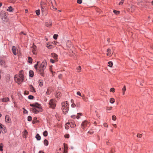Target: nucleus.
Masks as SVG:
<instances>
[{"label":"nucleus","mask_w":153,"mask_h":153,"mask_svg":"<svg viewBox=\"0 0 153 153\" xmlns=\"http://www.w3.org/2000/svg\"><path fill=\"white\" fill-rule=\"evenodd\" d=\"M51 3L52 4V8H53V9L56 10V8H55V7H54L53 6L52 2H51Z\"/></svg>","instance_id":"52"},{"label":"nucleus","mask_w":153,"mask_h":153,"mask_svg":"<svg viewBox=\"0 0 153 153\" xmlns=\"http://www.w3.org/2000/svg\"><path fill=\"white\" fill-rule=\"evenodd\" d=\"M65 137L66 138H69V135L68 134L65 135Z\"/></svg>","instance_id":"51"},{"label":"nucleus","mask_w":153,"mask_h":153,"mask_svg":"<svg viewBox=\"0 0 153 153\" xmlns=\"http://www.w3.org/2000/svg\"><path fill=\"white\" fill-rule=\"evenodd\" d=\"M56 101L54 99H51L49 102V104L50 107L54 109L56 106Z\"/></svg>","instance_id":"5"},{"label":"nucleus","mask_w":153,"mask_h":153,"mask_svg":"<svg viewBox=\"0 0 153 153\" xmlns=\"http://www.w3.org/2000/svg\"><path fill=\"white\" fill-rule=\"evenodd\" d=\"M80 103L79 102H78L76 103V105L77 107H79L80 106Z\"/></svg>","instance_id":"41"},{"label":"nucleus","mask_w":153,"mask_h":153,"mask_svg":"<svg viewBox=\"0 0 153 153\" xmlns=\"http://www.w3.org/2000/svg\"><path fill=\"white\" fill-rule=\"evenodd\" d=\"M44 144L46 146L48 145V141L47 140L45 139L44 141Z\"/></svg>","instance_id":"22"},{"label":"nucleus","mask_w":153,"mask_h":153,"mask_svg":"<svg viewBox=\"0 0 153 153\" xmlns=\"http://www.w3.org/2000/svg\"><path fill=\"white\" fill-rule=\"evenodd\" d=\"M29 76L31 77H32L34 75V72L32 71H29Z\"/></svg>","instance_id":"15"},{"label":"nucleus","mask_w":153,"mask_h":153,"mask_svg":"<svg viewBox=\"0 0 153 153\" xmlns=\"http://www.w3.org/2000/svg\"><path fill=\"white\" fill-rule=\"evenodd\" d=\"M30 106L33 107L32 110L34 113H38L39 112L38 109H39L41 108V106L38 103H35L34 104H30Z\"/></svg>","instance_id":"2"},{"label":"nucleus","mask_w":153,"mask_h":153,"mask_svg":"<svg viewBox=\"0 0 153 153\" xmlns=\"http://www.w3.org/2000/svg\"><path fill=\"white\" fill-rule=\"evenodd\" d=\"M62 109L64 114H65L68 111L69 109V105L67 101L62 102L61 103Z\"/></svg>","instance_id":"1"},{"label":"nucleus","mask_w":153,"mask_h":153,"mask_svg":"<svg viewBox=\"0 0 153 153\" xmlns=\"http://www.w3.org/2000/svg\"><path fill=\"white\" fill-rule=\"evenodd\" d=\"M55 60H54L53 59H50V62L52 63H54L55 62Z\"/></svg>","instance_id":"49"},{"label":"nucleus","mask_w":153,"mask_h":153,"mask_svg":"<svg viewBox=\"0 0 153 153\" xmlns=\"http://www.w3.org/2000/svg\"><path fill=\"white\" fill-rule=\"evenodd\" d=\"M41 10L42 11H44V8L43 7H41Z\"/></svg>","instance_id":"61"},{"label":"nucleus","mask_w":153,"mask_h":153,"mask_svg":"<svg viewBox=\"0 0 153 153\" xmlns=\"http://www.w3.org/2000/svg\"><path fill=\"white\" fill-rule=\"evenodd\" d=\"M32 118L30 116H28L27 117V120L28 121H31L32 120Z\"/></svg>","instance_id":"35"},{"label":"nucleus","mask_w":153,"mask_h":153,"mask_svg":"<svg viewBox=\"0 0 153 153\" xmlns=\"http://www.w3.org/2000/svg\"><path fill=\"white\" fill-rule=\"evenodd\" d=\"M30 90L32 92H35L34 87L31 85L30 86Z\"/></svg>","instance_id":"19"},{"label":"nucleus","mask_w":153,"mask_h":153,"mask_svg":"<svg viewBox=\"0 0 153 153\" xmlns=\"http://www.w3.org/2000/svg\"><path fill=\"white\" fill-rule=\"evenodd\" d=\"M137 136L138 137L141 138L142 136V134H137Z\"/></svg>","instance_id":"42"},{"label":"nucleus","mask_w":153,"mask_h":153,"mask_svg":"<svg viewBox=\"0 0 153 153\" xmlns=\"http://www.w3.org/2000/svg\"><path fill=\"white\" fill-rule=\"evenodd\" d=\"M108 66L110 67H111L113 65V63L112 62H108Z\"/></svg>","instance_id":"27"},{"label":"nucleus","mask_w":153,"mask_h":153,"mask_svg":"<svg viewBox=\"0 0 153 153\" xmlns=\"http://www.w3.org/2000/svg\"><path fill=\"white\" fill-rule=\"evenodd\" d=\"M13 8L11 6L9 7H8V8L7 9V11H9L10 12L13 11Z\"/></svg>","instance_id":"17"},{"label":"nucleus","mask_w":153,"mask_h":153,"mask_svg":"<svg viewBox=\"0 0 153 153\" xmlns=\"http://www.w3.org/2000/svg\"><path fill=\"white\" fill-rule=\"evenodd\" d=\"M81 115H82V113H78L77 114V116L76 117V118H77V119H78L80 117V116H81Z\"/></svg>","instance_id":"29"},{"label":"nucleus","mask_w":153,"mask_h":153,"mask_svg":"<svg viewBox=\"0 0 153 153\" xmlns=\"http://www.w3.org/2000/svg\"><path fill=\"white\" fill-rule=\"evenodd\" d=\"M76 94L78 95H79V96H82V95L81 94V93L79 91L77 92V93H76Z\"/></svg>","instance_id":"46"},{"label":"nucleus","mask_w":153,"mask_h":153,"mask_svg":"<svg viewBox=\"0 0 153 153\" xmlns=\"http://www.w3.org/2000/svg\"><path fill=\"white\" fill-rule=\"evenodd\" d=\"M36 12L37 15H39L40 14V10H36Z\"/></svg>","instance_id":"33"},{"label":"nucleus","mask_w":153,"mask_h":153,"mask_svg":"<svg viewBox=\"0 0 153 153\" xmlns=\"http://www.w3.org/2000/svg\"><path fill=\"white\" fill-rule=\"evenodd\" d=\"M115 89L114 88H112L110 89V91L111 92H114Z\"/></svg>","instance_id":"39"},{"label":"nucleus","mask_w":153,"mask_h":153,"mask_svg":"<svg viewBox=\"0 0 153 153\" xmlns=\"http://www.w3.org/2000/svg\"><path fill=\"white\" fill-rule=\"evenodd\" d=\"M31 49L33 53L34 54H36L37 53L36 51V47L34 45V44H33V46L31 48Z\"/></svg>","instance_id":"7"},{"label":"nucleus","mask_w":153,"mask_h":153,"mask_svg":"<svg viewBox=\"0 0 153 153\" xmlns=\"http://www.w3.org/2000/svg\"><path fill=\"white\" fill-rule=\"evenodd\" d=\"M58 35L57 34H54L53 36V38L55 39H57V37L58 36Z\"/></svg>","instance_id":"34"},{"label":"nucleus","mask_w":153,"mask_h":153,"mask_svg":"<svg viewBox=\"0 0 153 153\" xmlns=\"http://www.w3.org/2000/svg\"><path fill=\"white\" fill-rule=\"evenodd\" d=\"M115 100L114 98H111L110 99V102L111 103L113 104L114 103Z\"/></svg>","instance_id":"23"},{"label":"nucleus","mask_w":153,"mask_h":153,"mask_svg":"<svg viewBox=\"0 0 153 153\" xmlns=\"http://www.w3.org/2000/svg\"><path fill=\"white\" fill-rule=\"evenodd\" d=\"M5 121L7 123H11V120L9 117L8 115L5 116Z\"/></svg>","instance_id":"8"},{"label":"nucleus","mask_w":153,"mask_h":153,"mask_svg":"<svg viewBox=\"0 0 153 153\" xmlns=\"http://www.w3.org/2000/svg\"><path fill=\"white\" fill-rule=\"evenodd\" d=\"M0 128L3 130H1L2 133H4L6 132V130L5 129L4 126L1 123H0Z\"/></svg>","instance_id":"10"},{"label":"nucleus","mask_w":153,"mask_h":153,"mask_svg":"<svg viewBox=\"0 0 153 153\" xmlns=\"http://www.w3.org/2000/svg\"><path fill=\"white\" fill-rule=\"evenodd\" d=\"M123 3V2L122 1H121V2H120L119 3V5H121Z\"/></svg>","instance_id":"59"},{"label":"nucleus","mask_w":153,"mask_h":153,"mask_svg":"<svg viewBox=\"0 0 153 153\" xmlns=\"http://www.w3.org/2000/svg\"><path fill=\"white\" fill-rule=\"evenodd\" d=\"M36 139L37 140H40L41 138V137L38 134H37L36 135Z\"/></svg>","instance_id":"20"},{"label":"nucleus","mask_w":153,"mask_h":153,"mask_svg":"<svg viewBox=\"0 0 153 153\" xmlns=\"http://www.w3.org/2000/svg\"><path fill=\"white\" fill-rule=\"evenodd\" d=\"M25 94H29V92L28 91H25Z\"/></svg>","instance_id":"57"},{"label":"nucleus","mask_w":153,"mask_h":153,"mask_svg":"<svg viewBox=\"0 0 153 153\" xmlns=\"http://www.w3.org/2000/svg\"><path fill=\"white\" fill-rule=\"evenodd\" d=\"M112 107H106V109L108 110H111L112 109Z\"/></svg>","instance_id":"40"},{"label":"nucleus","mask_w":153,"mask_h":153,"mask_svg":"<svg viewBox=\"0 0 153 153\" xmlns=\"http://www.w3.org/2000/svg\"><path fill=\"white\" fill-rule=\"evenodd\" d=\"M88 133L90 134H93L94 133V131L93 130H91L88 132Z\"/></svg>","instance_id":"36"},{"label":"nucleus","mask_w":153,"mask_h":153,"mask_svg":"<svg viewBox=\"0 0 153 153\" xmlns=\"http://www.w3.org/2000/svg\"><path fill=\"white\" fill-rule=\"evenodd\" d=\"M4 62L2 61H1L0 62V64H1V65H4Z\"/></svg>","instance_id":"45"},{"label":"nucleus","mask_w":153,"mask_h":153,"mask_svg":"<svg viewBox=\"0 0 153 153\" xmlns=\"http://www.w3.org/2000/svg\"><path fill=\"white\" fill-rule=\"evenodd\" d=\"M113 126H114V127L116 128L117 127V125L115 124H113Z\"/></svg>","instance_id":"60"},{"label":"nucleus","mask_w":153,"mask_h":153,"mask_svg":"<svg viewBox=\"0 0 153 153\" xmlns=\"http://www.w3.org/2000/svg\"><path fill=\"white\" fill-rule=\"evenodd\" d=\"M113 12L116 14H118L120 13L119 11H117L115 10H113Z\"/></svg>","instance_id":"26"},{"label":"nucleus","mask_w":153,"mask_h":153,"mask_svg":"<svg viewBox=\"0 0 153 153\" xmlns=\"http://www.w3.org/2000/svg\"><path fill=\"white\" fill-rule=\"evenodd\" d=\"M46 46L49 49H51L53 48L52 46H51L50 44L48 43H47L46 45Z\"/></svg>","instance_id":"18"},{"label":"nucleus","mask_w":153,"mask_h":153,"mask_svg":"<svg viewBox=\"0 0 153 153\" xmlns=\"http://www.w3.org/2000/svg\"><path fill=\"white\" fill-rule=\"evenodd\" d=\"M1 100L3 102H7L9 101L10 100L8 97H4L2 98Z\"/></svg>","instance_id":"12"},{"label":"nucleus","mask_w":153,"mask_h":153,"mask_svg":"<svg viewBox=\"0 0 153 153\" xmlns=\"http://www.w3.org/2000/svg\"><path fill=\"white\" fill-rule=\"evenodd\" d=\"M23 109L24 110V113H27V111L24 108H23Z\"/></svg>","instance_id":"58"},{"label":"nucleus","mask_w":153,"mask_h":153,"mask_svg":"<svg viewBox=\"0 0 153 153\" xmlns=\"http://www.w3.org/2000/svg\"><path fill=\"white\" fill-rule=\"evenodd\" d=\"M82 0H77V2L78 3L80 4L82 3Z\"/></svg>","instance_id":"44"},{"label":"nucleus","mask_w":153,"mask_h":153,"mask_svg":"<svg viewBox=\"0 0 153 153\" xmlns=\"http://www.w3.org/2000/svg\"><path fill=\"white\" fill-rule=\"evenodd\" d=\"M2 144H1L0 145V151H2Z\"/></svg>","instance_id":"53"},{"label":"nucleus","mask_w":153,"mask_h":153,"mask_svg":"<svg viewBox=\"0 0 153 153\" xmlns=\"http://www.w3.org/2000/svg\"><path fill=\"white\" fill-rule=\"evenodd\" d=\"M65 128L66 129H68L69 128V126L66 124L65 126Z\"/></svg>","instance_id":"54"},{"label":"nucleus","mask_w":153,"mask_h":153,"mask_svg":"<svg viewBox=\"0 0 153 153\" xmlns=\"http://www.w3.org/2000/svg\"><path fill=\"white\" fill-rule=\"evenodd\" d=\"M107 56H111V50L109 49L108 48L107 49Z\"/></svg>","instance_id":"13"},{"label":"nucleus","mask_w":153,"mask_h":153,"mask_svg":"<svg viewBox=\"0 0 153 153\" xmlns=\"http://www.w3.org/2000/svg\"><path fill=\"white\" fill-rule=\"evenodd\" d=\"M12 51L13 53V54L15 55H16L17 54L16 53V47L15 46H13L12 49Z\"/></svg>","instance_id":"11"},{"label":"nucleus","mask_w":153,"mask_h":153,"mask_svg":"<svg viewBox=\"0 0 153 153\" xmlns=\"http://www.w3.org/2000/svg\"><path fill=\"white\" fill-rule=\"evenodd\" d=\"M71 117L75 119V116L74 115H72V116H71Z\"/></svg>","instance_id":"62"},{"label":"nucleus","mask_w":153,"mask_h":153,"mask_svg":"<svg viewBox=\"0 0 153 153\" xmlns=\"http://www.w3.org/2000/svg\"><path fill=\"white\" fill-rule=\"evenodd\" d=\"M39 62H37V64H36L34 66V68H35L37 69V66L38 65V63Z\"/></svg>","instance_id":"43"},{"label":"nucleus","mask_w":153,"mask_h":153,"mask_svg":"<svg viewBox=\"0 0 153 153\" xmlns=\"http://www.w3.org/2000/svg\"><path fill=\"white\" fill-rule=\"evenodd\" d=\"M78 70H81V67L80 66H79L77 68Z\"/></svg>","instance_id":"56"},{"label":"nucleus","mask_w":153,"mask_h":153,"mask_svg":"<svg viewBox=\"0 0 153 153\" xmlns=\"http://www.w3.org/2000/svg\"><path fill=\"white\" fill-rule=\"evenodd\" d=\"M51 56L55 59L56 62L58 61V56L56 54L53 53L51 54Z\"/></svg>","instance_id":"9"},{"label":"nucleus","mask_w":153,"mask_h":153,"mask_svg":"<svg viewBox=\"0 0 153 153\" xmlns=\"http://www.w3.org/2000/svg\"><path fill=\"white\" fill-rule=\"evenodd\" d=\"M23 75L20 74L19 75H16L15 77V80L18 83L20 84L23 80Z\"/></svg>","instance_id":"3"},{"label":"nucleus","mask_w":153,"mask_h":153,"mask_svg":"<svg viewBox=\"0 0 153 153\" xmlns=\"http://www.w3.org/2000/svg\"><path fill=\"white\" fill-rule=\"evenodd\" d=\"M33 96L31 95H30L28 96V98L29 99H33Z\"/></svg>","instance_id":"38"},{"label":"nucleus","mask_w":153,"mask_h":153,"mask_svg":"<svg viewBox=\"0 0 153 153\" xmlns=\"http://www.w3.org/2000/svg\"><path fill=\"white\" fill-rule=\"evenodd\" d=\"M70 126H71V127H73H73H75L76 126V125H75V124H73V125H72H72H70Z\"/></svg>","instance_id":"55"},{"label":"nucleus","mask_w":153,"mask_h":153,"mask_svg":"<svg viewBox=\"0 0 153 153\" xmlns=\"http://www.w3.org/2000/svg\"><path fill=\"white\" fill-rule=\"evenodd\" d=\"M71 106L73 108H74L76 106V105L75 103L73 102V103L71 105Z\"/></svg>","instance_id":"47"},{"label":"nucleus","mask_w":153,"mask_h":153,"mask_svg":"<svg viewBox=\"0 0 153 153\" xmlns=\"http://www.w3.org/2000/svg\"><path fill=\"white\" fill-rule=\"evenodd\" d=\"M23 132L24 135L25 136H26L28 134V132H27L26 130H24Z\"/></svg>","instance_id":"31"},{"label":"nucleus","mask_w":153,"mask_h":153,"mask_svg":"<svg viewBox=\"0 0 153 153\" xmlns=\"http://www.w3.org/2000/svg\"><path fill=\"white\" fill-rule=\"evenodd\" d=\"M43 135L45 137L47 136L48 135L47 131H45L43 133Z\"/></svg>","instance_id":"28"},{"label":"nucleus","mask_w":153,"mask_h":153,"mask_svg":"<svg viewBox=\"0 0 153 153\" xmlns=\"http://www.w3.org/2000/svg\"><path fill=\"white\" fill-rule=\"evenodd\" d=\"M28 62L30 63H31L32 62V59L30 57H28Z\"/></svg>","instance_id":"24"},{"label":"nucleus","mask_w":153,"mask_h":153,"mask_svg":"<svg viewBox=\"0 0 153 153\" xmlns=\"http://www.w3.org/2000/svg\"><path fill=\"white\" fill-rule=\"evenodd\" d=\"M25 13H27L28 12V10L27 9H26L25 10Z\"/></svg>","instance_id":"64"},{"label":"nucleus","mask_w":153,"mask_h":153,"mask_svg":"<svg viewBox=\"0 0 153 153\" xmlns=\"http://www.w3.org/2000/svg\"><path fill=\"white\" fill-rule=\"evenodd\" d=\"M37 118L36 117H34L33 118V120L32 121V123L33 124H35V123L37 122L38 121L37 120Z\"/></svg>","instance_id":"16"},{"label":"nucleus","mask_w":153,"mask_h":153,"mask_svg":"<svg viewBox=\"0 0 153 153\" xmlns=\"http://www.w3.org/2000/svg\"><path fill=\"white\" fill-rule=\"evenodd\" d=\"M46 62L45 60L43 61L41 64L39 68L40 72H42L45 69L46 66Z\"/></svg>","instance_id":"4"},{"label":"nucleus","mask_w":153,"mask_h":153,"mask_svg":"<svg viewBox=\"0 0 153 153\" xmlns=\"http://www.w3.org/2000/svg\"><path fill=\"white\" fill-rule=\"evenodd\" d=\"M57 43L58 42L56 41H54L53 42H52V44L55 45H57Z\"/></svg>","instance_id":"48"},{"label":"nucleus","mask_w":153,"mask_h":153,"mask_svg":"<svg viewBox=\"0 0 153 153\" xmlns=\"http://www.w3.org/2000/svg\"><path fill=\"white\" fill-rule=\"evenodd\" d=\"M64 150H67L68 149L67 146V144H65V143L64 144Z\"/></svg>","instance_id":"37"},{"label":"nucleus","mask_w":153,"mask_h":153,"mask_svg":"<svg viewBox=\"0 0 153 153\" xmlns=\"http://www.w3.org/2000/svg\"><path fill=\"white\" fill-rule=\"evenodd\" d=\"M103 125L105 127H108V126L106 123H104L103 124Z\"/></svg>","instance_id":"50"},{"label":"nucleus","mask_w":153,"mask_h":153,"mask_svg":"<svg viewBox=\"0 0 153 153\" xmlns=\"http://www.w3.org/2000/svg\"><path fill=\"white\" fill-rule=\"evenodd\" d=\"M123 94V95L125 94V92L126 90V87L125 85L124 86L123 88H122Z\"/></svg>","instance_id":"21"},{"label":"nucleus","mask_w":153,"mask_h":153,"mask_svg":"<svg viewBox=\"0 0 153 153\" xmlns=\"http://www.w3.org/2000/svg\"><path fill=\"white\" fill-rule=\"evenodd\" d=\"M39 84L41 86H42L43 84V81L42 80H39Z\"/></svg>","instance_id":"25"},{"label":"nucleus","mask_w":153,"mask_h":153,"mask_svg":"<svg viewBox=\"0 0 153 153\" xmlns=\"http://www.w3.org/2000/svg\"><path fill=\"white\" fill-rule=\"evenodd\" d=\"M82 100L85 102H87L88 101V99L87 97H85L84 98H82Z\"/></svg>","instance_id":"30"},{"label":"nucleus","mask_w":153,"mask_h":153,"mask_svg":"<svg viewBox=\"0 0 153 153\" xmlns=\"http://www.w3.org/2000/svg\"><path fill=\"white\" fill-rule=\"evenodd\" d=\"M39 153H44V152L42 151H39Z\"/></svg>","instance_id":"63"},{"label":"nucleus","mask_w":153,"mask_h":153,"mask_svg":"<svg viewBox=\"0 0 153 153\" xmlns=\"http://www.w3.org/2000/svg\"><path fill=\"white\" fill-rule=\"evenodd\" d=\"M89 123L87 120H85L82 122L81 124L82 128L83 129H84L88 125H89Z\"/></svg>","instance_id":"6"},{"label":"nucleus","mask_w":153,"mask_h":153,"mask_svg":"<svg viewBox=\"0 0 153 153\" xmlns=\"http://www.w3.org/2000/svg\"><path fill=\"white\" fill-rule=\"evenodd\" d=\"M45 25L47 27H50L52 25V22L51 21H50L49 23L46 22L45 23Z\"/></svg>","instance_id":"14"},{"label":"nucleus","mask_w":153,"mask_h":153,"mask_svg":"<svg viewBox=\"0 0 153 153\" xmlns=\"http://www.w3.org/2000/svg\"><path fill=\"white\" fill-rule=\"evenodd\" d=\"M117 118L116 116L114 115L112 116V120H116Z\"/></svg>","instance_id":"32"}]
</instances>
